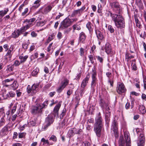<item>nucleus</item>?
Wrapping results in <instances>:
<instances>
[{
    "instance_id": "18",
    "label": "nucleus",
    "mask_w": 146,
    "mask_h": 146,
    "mask_svg": "<svg viewBox=\"0 0 146 146\" xmlns=\"http://www.w3.org/2000/svg\"><path fill=\"white\" fill-rule=\"evenodd\" d=\"M86 38V36L84 32H82L80 34L79 38V41H80L83 43H84Z\"/></svg>"
},
{
    "instance_id": "11",
    "label": "nucleus",
    "mask_w": 146,
    "mask_h": 146,
    "mask_svg": "<svg viewBox=\"0 0 146 146\" xmlns=\"http://www.w3.org/2000/svg\"><path fill=\"white\" fill-rule=\"evenodd\" d=\"M106 75L108 78V82L110 83V86L112 87L113 84V76H112L111 73L109 72L106 73Z\"/></svg>"
},
{
    "instance_id": "38",
    "label": "nucleus",
    "mask_w": 146,
    "mask_h": 146,
    "mask_svg": "<svg viewBox=\"0 0 146 146\" xmlns=\"http://www.w3.org/2000/svg\"><path fill=\"white\" fill-rule=\"evenodd\" d=\"M33 25L31 23H29L27 25L24 26L22 27L23 29L26 31V30L29 29L30 27L33 26Z\"/></svg>"
},
{
    "instance_id": "13",
    "label": "nucleus",
    "mask_w": 146,
    "mask_h": 146,
    "mask_svg": "<svg viewBox=\"0 0 146 146\" xmlns=\"http://www.w3.org/2000/svg\"><path fill=\"white\" fill-rule=\"evenodd\" d=\"M53 7V5H48L45 7L43 11L42 10V8H40V11L43 14H47L51 10Z\"/></svg>"
},
{
    "instance_id": "21",
    "label": "nucleus",
    "mask_w": 146,
    "mask_h": 146,
    "mask_svg": "<svg viewBox=\"0 0 146 146\" xmlns=\"http://www.w3.org/2000/svg\"><path fill=\"white\" fill-rule=\"evenodd\" d=\"M5 116V108L2 107L0 108V117L1 119H4Z\"/></svg>"
},
{
    "instance_id": "33",
    "label": "nucleus",
    "mask_w": 146,
    "mask_h": 146,
    "mask_svg": "<svg viewBox=\"0 0 146 146\" xmlns=\"http://www.w3.org/2000/svg\"><path fill=\"white\" fill-rule=\"evenodd\" d=\"M15 95V94L12 92H9L6 94L7 97V98L13 97Z\"/></svg>"
},
{
    "instance_id": "29",
    "label": "nucleus",
    "mask_w": 146,
    "mask_h": 146,
    "mask_svg": "<svg viewBox=\"0 0 146 146\" xmlns=\"http://www.w3.org/2000/svg\"><path fill=\"white\" fill-rule=\"evenodd\" d=\"M14 66L13 65L10 64L7 66V68L6 69V71L9 72H11L13 70Z\"/></svg>"
},
{
    "instance_id": "15",
    "label": "nucleus",
    "mask_w": 146,
    "mask_h": 146,
    "mask_svg": "<svg viewBox=\"0 0 146 146\" xmlns=\"http://www.w3.org/2000/svg\"><path fill=\"white\" fill-rule=\"evenodd\" d=\"M90 78V76L89 75L87 74L86 78L82 81L81 85V87L85 88V87L88 82Z\"/></svg>"
},
{
    "instance_id": "22",
    "label": "nucleus",
    "mask_w": 146,
    "mask_h": 146,
    "mask_svg": "<svg viewBox=\"0 0 146 146\" xmlns=\"http://www.w3.org/2000/svg\"><path fill=\"white\" fill-rule=\"evenodd\" d=\"M9 11L8 8H5L4 9V10L0 11V15L3 17Z\"/></svg>"
},
{
    "instance_id": "28",
    "label": "nucleus",
    "mask_w": 146,
    "mask_h": 146,
    "mask_svg": "<svg viewBox=\"0 0 146 146\" xmlns=\"http://www.w3.org/2000/svg\"><path fill=\"white\" fill-rule=\"evenodd\" d=\"M40 0H37L34 3L33 7L36 8L38 7L40 5Z\"/></svg>"
},
{
    "instance_id": "9",
    "label": "nucleus",
    "mask_w": 146,
    "mask_h": 146,
    "mask_svg": "<svg viewBox=\"0 0 146 146\" xmlns=\"http://www.w3.org/2000/svg\"><path fill=\"white\" fill-rule=\"evenodd\" d=\"M111 130L114 132L115 135L117 133L118 125L117 121L115 119L113 120V121Z\"/></svg>"
},
{
    "instance_id": "51",
    "label": "nucleus",
    "mask_w": 146,
    "mask_h": 146,
    "mask_svg": "<svg viewBox=\"0 0 146 146\" xmlns=\"http://www.w3.org/2000/svg\"><path fill=\"white\" fill-rule=\"evenodd\" d=\"M41 141L44 143L43 144H49V142L48 140H46L44 138H42L41 140Z\"/></svg>"
},
{
    "instance_id": "8",
    "label": "nucleus",
    "mask_w": 146,
    "mask_h": 146,
    "mask_svg": "<svg viewBox=\"0 0 146 146\" xmlns=\"http://www.w3.org/2000/svg\"><path fill=\"white\" fill-rule=\"evenodd\" d=\"M102 50H105L106 53L109 54L112 52V49L110 44L109 42H106L101 48Z\"/></svg>"
},
{
    "instance_id": "59",
    "label": "nucleus",
    "mask_w": 146,
    "mask_h": 146,
    "mask_svg": "<svg viewBox=\"0 0 146 146\" xmlns=\"http://www.w3.org/2000/svg\"><path fill=\"white\" fill-rule=\"evenodd\" d=\"M96 57L100 62L102 63L103 62V59L102 57H101L100 56H96Z\"/></svg>"
},
{
    "instance_id": "56",
    "label": "nucleus",
    "mask_w": 146,
    "mask_h": 146,
    "mask_svg": "<svg viewBox=\"0 0 146 146\" xmlns=\"http://www.w3.org/2000/svg\"><path fill=\"white\" fill-rule=\"evenodd\" d=\"M85 8L86 7L85 6H83L80 9H78L79 12V14L82 13L85 9Z\"/></svg>"
},
{
    "instance_id": "19",
    "label": "nucleus",
    "mask_w": 146,
    "mask_h": 146,
    "mask_svg": "<svg viewBox=\"0 0 146 146\" xmlns=\"http://www.w3.org/2000/svg\"><path fill=\"white\" fill-rule=\"evenodd\" d=\"M61 102L62 101H60L58 104L54 108L53 110L54 113H55V114H56L57 115L58 114V112L61 106Z\"/></svg>"
},
{
    "instance_id": "16",
    "label": "nucleus",
    "mask_w": 146,
    "mask_h": 146,
    "mask_svg": "<svg viewBox=\"0 0 146 146\" xmlns=\"http://www.w3.org/2000/svg\"><path fill=\"white\" fill-rule=\"evenodd\" d=\"M42 110L41 108L39 107V105L35 107L32 110V113L36 114L38 113H40L42 112Z\"/></svg>"
},
{
    "instance_id": "57",
    "label": "nucleus",
    "mask_w": 146,
    "mask_h": 146,
    "mask_svg": "<svg viewBox=\"0 0 146 146\" xmlns=\"http://www.w3.org/2000/svg\"><path fill=\"white\" fill-rule=\"evenodd\" d=\"M84 49L83 48H80V55L81 56H83L84 54Z\"/></svg>"
},
{
    "instance_id": "62",
    "label": "nucleus",
    "mask_w": 146,
    "mask_h": 146,
    "mask_svg": "<svg viewBox=\"0 0 146 146\" xmlns=\"http://www.w3.org/2000/svg\"><path fill=\"white\" fill-rule=\"evenodd\" d=\"M17 108V106L15 105L13 107L11 111V113L12 114L15 111L16 109Z\"/></svg>"
},
{
    "instance_id": "10",
    "label": "nucleus",
    "mask_w": 146,
    "mask_h": 146,
    "mask_svg": "<svg viewBox=\"0 0 146 146\" xmlns=\"http://www.w3.org/2000/svg\"><path fill=\"white\" fill-rule=\"evenodd\" d=\"M54 121V119H46L42 126L43 129L44 130L47 129V127L52 123Z\"/></svg>"
},
{
    "instance_id": "58",
    "label": "nucleus",
    "mask_w": 146,
    "mask_h": 146,
    "mask_svg": "<svg viewBox=\"0 0 146 146\" xmlns=\"http://www.w3.org/2000/svg\"><path fill=\"white\" fill-rule=\"evenodd\" d=\"M124 142L123 141L122 139L121 140H120L119 142V146H124Z\"/></svg>"
},
{
    "instance_id": "40",
    "label": "nucleus",
    "mask_w": 146,
    "mask_h": 146,
    "mask_svg": "<svg viewBox=\"0 0 146 146\" xmlns=\"http://www.w3.org/2000/svg\"><path fill=\"white\" fill-rule=\"evenodd\" d=\"M63 120L61 121V125L62 127L63 126L66 125H67L68 124L67 123L68 121L67 119H62Z\"/></svg>"
},
{
    "instance_id": "34",
    "label": "nucleus",
    "mask_w": 146,
    "mask_h": 146,
    "mask_svg": "<svg viewBox=\"0 0 146 146\" xmlns=\"http://www.w3.org/2000/svg\"><path fill=\"white\" fill-rule=\"evenodd\" d=\"M19 36V35L17 30L14 31L12 33V37L15 38H16L18 37Z\"/></svg>"
},
{
    "instance_id": "35",
    "label": "nucleus",
    "mask_w": 146,
    "mask_h": 146,
    "mask_svg": "<svg viewBox=\"0 0 146 146\" xmlns=\"http://www.w3.org/2000/svg\"><path fill=\"white\" fill-rule=\"evenodd\" d=\"M13 53L9 52L8 51H7V53H6V57L5 58L6 59H7L8 58H9V60H11V58L12 56Z\"/></svg>"
},
{
    "instance_id": "7",
    "label": "nucleus",
    "mask_w": 146,
    "mask_h": 146,
    "mask_svg": "<svg viewBox=\"0 0 146 146\" xmlns=\"http://www.w3.org/2000/svg\"><path fill=\"white\" fill-rule=\"evenodd\" d=\"M126 90L123 83L119 82L117 83V91L119 94L125 92Z\"/></svg>"
},
{
    "instance_id": "63",
    "label": "nucleus",
    "mask_w": 146,
    "mask_h": 146,
    "mask_svg": "<svg viewBox=\"0 0 146 146\" xmlns=\"http://www.w3.org/2000/svg\"><path fill=\"white\" fill-rule=\"evenodd\" d=\"M78 14H79V11H78V10H77L74 11L73 12L72 15L74 16L76 15H77Z\"/></svg>"
},
{
    "instance_id": "61",
    "label": "nucleus",
    "mask_w": 146,
    "mask_h": 146,
    "mask_svg": "<svg viewBox=\"0 0 146 146\" xmlns=\"http://www.w3.org/2000/svg\"><path fill=\"white\" fill-rule=\"evenodd\" d=\"M28 11V8H26L25 9L24 12H23L22 13V16H24L26 13H27Z\"/></svg>"
},
{
    "instance_id": "1",
    "label": "nucleus",
    "mask_w": 146,
    "mask_h": 146,
    "mask_svg": "<svg viewBox=\"0 0 146 146\" xmlns=\"http://www.w3.org/2000/svg\"><path fill=\"white\" fill-rule=\"evenodd\" d=\"M108 15H110L112 20L114 22L115 26L118 28L122 29L125 27V22L122 16L120 15L112 13L110 11L107 13Z\"/></svg>"
},
{
    "instance_id": "53",
    "label": "nucleus",
    "mask_w": 146,
    "mask_h": 146,
    "mask_svg": "<svg viewBox=\"0 0 146 146\" xmlns=\"http://www.w3.org/2000/svg\"><path fill=\"white\" fill-rule=\"evenodd\" d=\"M14 48V46L13 45H11L10 47V48L9 50H8V51L12 53H13V51Z\"/></svg>"
},
{
    "instance_id": "17",
    "label": "nucleus",
    "mask_w": 146,
    "mask_h": 146,
    "mask_svg": "<svg viewBox=\"0 0 146 146\" xmlns=\"http://www.w3.org/2000/svg\"><path fill=\"white\" fill-rule=\"evenodd\" d=\"M8 131V128L7 126H5L1 130L0 132V135L1 136H4L6 135Z\"/></svg>"
},
{
    "instance_id": "32",
    "label": "nucleus",
    "mask_w": 146,
    "mask_h": 146,
    "mask_svg": "<svg viewBox=\"0 0 146 146\" xmlns=\"http://www.w3.org/2000/svg\"><path fill=\"white\" fill-rule=\"evenodd\" d=\"M99 104L101 106L104 108L106 106L107 104H106L105 103L104 100L102 99L100 100L99 102Z\"/></svg>"
},
{
    "instance_id": "4",
    "label": "nucleus",
    "mask_w": 146,
    "mask_h": 146,
    "mask_svg": "<svg viewBox=\"0 0 146 146\" xmlns=\"http://www.w3.org/2000/svg\"><path fill=\"white\" fill-rule=\"evenodd\" d=\"M38 85L34 84L31 87L30 85H28L27 88V91L30 95L33 96L37 92V89L38 86Z\"/></svg>"
},
{
    "instance_id": "27",
    "label": "nucleus",
    "mask_w": 146,
    "mask_h": 146,
    "mask_svg": "<svg viewBox=\"0 0 146 146\" xmlns=\"http://www.w3.org/2000/svg\"><path fill=\"white\" fill-rule=\"evenodd\" d=\"M139 111L143 114H144L146 112V110L145 107L142 105H140L139 106Z\"/></svg>"
},
{
    "instance_id": "54",
    "label": "nucleus",
    "mask_w": 146,
    "mask_h": 146,
    "mask_svg": "<svg viewBox=\"0 0 146 146\" xmlns=\"http://www.w3.org/2000/svg\"><path fill=\"white\" fill-rule=\"evenodd\" d=\"M84 88L81 87L80 89V95L81 96H82L83 94L84 93Z\"/></svg>"
},
{
    "instance_id": "30",
    "label": "nucleus",
    "mask_w": 146,
    "mask_h": 146,
    "mask_svg": "<svg viewBox=\"0 0 146 146\" xmlns=\"http://www.w3.org/2000/svg\"><path fill=\"white\" fill-rule=\"evenodd\" d=\"M134 106V103L133 101H131V105H130L129 103L127 102L125 106V108L126 109H128L131 107V109L133 108Z\"/></svg>"
},
{
    "instance_id": "45",
    "label": "nucleus",
    "mask_w": 146,
    "mask_h": 146,
    "mask_svg": "<svg viewBox=\"0 0 146 146\" xmlns=\"http://www.w3.org/2000/svg\"><path fill=\"white\" fill-rule=\"evenodd\" d=\"M49 140L56 142V138L55 136L52 135L50 137Z\"/></svg>"
},
{
    "instance_id": "31",
    "label": "nucleus",
    "mask_w": 146,
    "mask_h": 146,
    "mask_svg": "<svg viewBox=\"0 0 146 146\" xmlns=\"http://www.w3.org/2000/svg\"><path fill=\"white\" fill-rule=\"evenodd\" d=\"M48 104V101H46L44 102L42 104H38L39 107L41 108V109L42 110V109L45 108L47 106Z\"/></svg>"
},
{
    "instance_id": "25",
    "label": "nucleus",
    "mask_w": 146,
    "mask_h": 146,
    "mask_svg": "<svg viewBox=\"0 0 146 146\" xmlns=\"http://www.w3.org/2000/svg\"><path fill=\"white\" fill-rule=\"evenodd\" d=\"M124 136L125 139V141L126 142V144L130 143V137L128 135V134L127 133H124Z\"/></svg>"
},
{
    "instance_id": "36",
    "label": "nucleus",
    "mask_w": 146,
    "mask_h": 146,
    "mask_svg": "<svg viewBox=\"0 0 146 146\" xmlns=\"http://www.w3.org/2000/svg\"><path fill=\"white\" fill-rule=\"evenodd\" d=\"M54 38V35L53 33H52L49 36L47 40V43H48L52 39H53Z\"/></svg>"
},
{
    "instance_id": "14",
    "label": "nucleus",
    "mask_w": 146,
    "mask_h": 146,
    "mask_svg": "<svg viewBox=\"0 0 146 146\" xmlns=\"http://www.w3.org/2000/svg\"><path fill=\"white\" fill-rule=\"evenodd\" d=\"M95 33L97 37L98 40H104L105 37L100 31L96 30H95Z\"/></svg>"
},
{
    "instance_id": "2",
    "label": "nucleus",
    "mask_w": 146,
    "mask_h": 146,
    "mask_svg": "<svg viewBox=\"0 0 146 146\" xmlns=\"http://www.w3.org/2000/svg\"><path fill=\"white\" fill-rule=\"evenodd\" d=\"M94 127V130L97 136L100 137L101 134L102 122L101 119H96Z\"/></svg>"
},
{
    "instance_id": "6",
    "label": "nucleus",
    "mask_w": 146,
    "mask_h": 146,
    "mask_svg": "<svg viewBox=\"0 0 146 146\" xmlns=\"http://www.w3.org/2000/svg\"><path fill=\"white\" fill-rule=\"evenodd\" d=\"M69 80L67 79H65L61 83V86L57 89V91L58 93H60L68 84Z\"/></svg>"
},
{
    "instance_id": "49",
    "label": "nucleus",
    "mask_w": 146,
    "mask_h": 146,
    "mask_svg": "<svg viewBox=\"0 0 146 146\" xmlns=\"http://www.w3.org/2000/svg\"><path fill=\"white\" fill-rule=\"evenodd\" d=\"M28 57V55H26L24 56L21 60V63H22L24 62H25L27 60V58Z\"/></svg>"
},
{
    "instance_id": "26",
    "label": "nucleus",
    "mask_w": 146,
    "mask_h": 146,
    "mask_svg": "<svg viewBox=\"0 0 146 146\" xmlns=\"http://www.w3.org/2000/svg\"><path fill=\"white\" fill-rule=\"evenodd\" d=\"M28 126H35L36 124L35 121V119H29L28 121Z\"/></svg>"
},
{
    "instance_id": "60",
    "label": "nucleus",
    "mask_w": 146,
    "mask_h": 146,
    "mask_svg": "<svg viewBox=\"0 0 146 146\" xmlns=\"http://www.w3.org/2000/svg\"><path fill=\"white\" fill-rule=\"evenodd\" d=\"M28 45L25 43H23L22 44L23 48L25 49H26L28 48Z\"/></svg>"
},
{
    "instance_id": "41",
    "label": "nucleus",
    "mask_w": 146,
    "mask_h": 146,
    "mask_svg": "<svg viewBox=\"0 0 146 146\" xmlns=\"http://www.w3.org/2000/svg\"><path fill=\"white\" fill-rule=\"evenodd\" d=\"M135 21L136 24V26L138 27H140L141 26L140 22L139 21L138 19L136 17H135Z\"/></svg>"
},
{
    "instance_id": "20",
    "label": "nucleus",
    "mask_w": 146,
    "mask_h": 146,
    "mask_svg": "<svg viewBox=\"0 0 146 146\" xmlns=\"http://www.w3.org/2000/svg\"><path fill=\"white\" fill-rule=\"evenodd\" d=\"M97 81V78L92 79V81L91 84V88L93 90H94V87L96 86Z\"/></svg>"
},
{
    "instance_id": "42",
    "label": "nucleus",
    "mask_w": 146,
    "mask_h": 146,
    "mask_svg": "<svg viewBox=\"0 0 146 146\" xmlns=\"http://www.w3.org/2000/svg\"><path fill=\"white\" fill-rule=\"evenodd\" d=\"M86 26L90 31L92 30V24L90 22H88Z\"/></svg>"
},
{
    "instance_id": "48",
    "label": "nucleus",
    "mask_w": 146,
    "mask_h": 146,
    "mask_svg": "<svg viewBox=\"0 0 146 146\" xmlns=\"http://www.w3.org/2000/svg\"><path fill=\"white\" fill-rule=\"evenodd\" d=\"M45 21H41L37 22L36 25L38 26H42L45 24Z\"/></svg>"
},
{
    "instance_id": "5",
    "label": "nucleus",
    "mask_w": 146,
    "mask_h": 146,
    "mask_svg": "<svg viewBox=\"0 0 146 146\" xmlns=\"http://www.w3.org/2000/svg\"><path fill=\"white\" fill-rule=\"evenodd\" d=\"M72 24V21L69 18L67 17L61 23L60 28L62 29H65L70 26Z\"/></svg>"
},
{
    "instance_id": "46",
    "label": "nucleus",
    "mask_w": 146,
    "mask_h": 146,
    "mask_svg": "<svg viewBox=\"0 0 146 146\" xmlns=\"http://www.w3.org/2000/svg\"><path fill=\"white\" fill-rule=\"evenodd\" d=\"M73 28L74 30H80L81 29L80 27L77 25H74L73 26Z\"/></svg>"
},
{
    "instance_id": "55",
    "label": "nucleus",
    "mask_w": 146,
    "mask_h": 146,
    "mask_svg": "<svg viewBox=\"0 0 146 146\" xmlns=\"http://www.w3.org/2000/svg\"><path fill=\"white\" fill-rule=\"evenodd\" d=\"M85 8L86 7L85 6H83L80 9H78L79 12V14L82 13L85 9Z\"/></svg>"
},
{
    "instance_id": "3",
    "label": "nucleus",
    "mask_w": 146,
    "mask_h": 146,
    "mask_svg": "<svg viewBox=\"0 0 146 146\" xmlns=\"http://www.w3.org/2000/svg\"><path fill=\"white\" fill-rule=\"evenodd\" d=\"M110 5L113 8V11L118 15H120L122 11V9L118 2H114L110 3Z\"/></svg>"
},
{
    "instance_id": "39",
    "label": "nucleus",
    "mask_w": 146,
    "mask_h": 146,
    "mask_svg": "<svg viewBox=\"0 0 146 146\" xmlns=\"http://www.w3.org/2000/svg\"><path fill=\"white\" fill-rule=\"evenodd\" d=\"M135 60H133L131 63V66L132 67V69L134 70H136L137 69V67L135 63Z\"/></svg>"
},
{
    "instance_id": "50",
    "label": "nucleus",
    "mask_w": 146,
    "mask_h": 146,
    "mask_svg": "<svg viewBox=\"0 0 146 146\" xmlns=\"http://www.w3.org/2000/svg\"><path fill=\"white\" fill-rule=\"evenodd\" d=\"M21 62H20L18 60H16L15 61L14 64H13L14 66H18L20 64Z\"/></svg>"
},
{
    "instance_id": "23",
    "label": "nucleus",
    "mask_w": 146,
    "mask_h": 146,
    "mask_svg": "<svg viewBox=\"0 0 146 146\" xmlns=\"http://www.w3.org/2000/svg\"><path fill=\"white\" fill-rule=\"evenodd\" d=\"M11 87L13 89L15 90L19 86V84L17 81H14L12 84L10 85Z\"/></svg>"
},
{
    "instance_id": "37",
    "label": "nucleus",
    "mask_w": 146,
    "mask_h": 146,
    "mask_svg": "<svg viewBox=\"0 0 146 146\" xmlns=\"http://www.w3.org/2000/svg\"><path fill=\"white\" fill-rule=\"evenodd\" d=\"M92 79L97 78H96V70H92Z\"/></svg>"
},
{
    "instance_id": "12",
    "label": "nucleus",
    "mask_w": 146,
    "mask_h": 146,
    "mask_svg": "<svg viewBox=\"0 0 146 146\" xmlns=\"http://www.w3.org/2000/svg\"><path fill=\"white\" fill-rule=\"evenodd\" d=\"M139 142L138 143V146H144L145 143V137L143 134H141L139 137Z\"/></svg>"
},
{
    "instance_id": "52",
    "label": "nucleus",
    "mask_w": 146,
    "mask_h": 146,
    "mask_svg": "<svg viewBox=\"0 0 146 146\" xmlns=\"http://www.w3.org/2000/svg\"><path fill=\"white\" fill-rule=\"evenodd\" d=\"M5 119H0V128L5 124Z\"/></svg>"
},
{
    "instance_id": "43",
    "label": "nucleus",
    "mask_w": 146,
    "mask_h": 146,
    "mask_svg": "<svg viewBox=\"0 0 146 146\" xmlns=\"http://www.w3.org/2000/svg\"><path fill=\"white\" fill-rule=\"evenodd\" d=\"M39 71V69H35L32 72V75L33 76H35L37 74Z\"/></svg>"
},
{
    "instance_id": "24",
    "label": "nucleus",
    "mask_w": 146,
    "mask_h": 146,
    "mask_svg": "<svg viewBox=\"0 0 146 146\" xmlns=\"http://www.w3.org/2000/svg\"><path fill=\"white\" fill-rule=\"evenodd\" d=\"M76 130V128L70 129L68 132V136L70 137L74 135V131Z\"/></svg>"
},
{
    "instance_id": "44",
    "label": "nucleus",
    "mask_w": 146,
    "mask_h": 146,
    "mask_svg": "<svg viewBox=\"0 0 146 146\" xmlns=\"http://www.w3.org/2000/svg\"><path fill=\"white\" fill-rule=\"evenodd\" d=\"M17 31L19 35L22 34L25 31L22 27H21L20 29L17 30Z\"/></svg>"
},
{
    "instance_id": "64",
    "label": "nucleus",
    "mask_w": 146,
    "mask_h": 146,
    "mask_svg": "<svg viewBox=\"0 0 146 146\" xmlns=\"http://www.w3.org/2000/svg\"><path fill=\"white\" fill-rule=\"evenodd\" d=\"M89 58L91 63H93V56L92 55H90L89 56Z\"/></svg>"
},
{
    "instance_id": "47",
    "label": "nucleus",
    "mask_w": 146,
    "mask_h": 146,
    "mask_svg": "<svg viewBox=\"0 0 146 146\" xmlns=\"http://www.w3.org/2000/svg\"><path fill=\"white\" fill-rule=\"evenodd\" d=\"M108 29L111 33H113L114 31V29L113 28V27L110 25H109L108 26Z\"/></svg>"
}]
</instances>
